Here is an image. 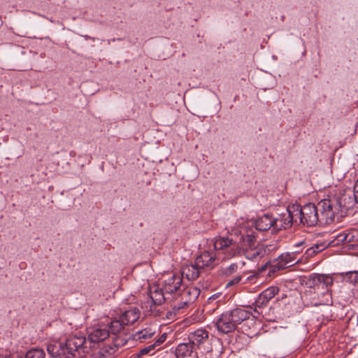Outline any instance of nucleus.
Wrapping results in <instances>:
<instances>
[{"label":"nucleus","mask_w":358,"mask_h":358,"mask_svg":"<svg viewBox=\"0 0 358 358\" xmlns=\"http://www.w3.org/2000/svg\"><path fill=\"white\" fill-rule=\"evenodd\" d=\"M202 271L199 268L196 266V264L187 265L182 268V276H185L189 280H194L197 279L200 273Z\"/></svg>","instance_id":"nucleus-20"},{"label":"nucleus","mask_w":358,"mask_h":358,"mask_svg":"<svg viewBox=\"0 0 358 358\" xmlns=\"http://www.w3.org/2000/svg\"><path fill=\"white\" fill-rule=\"evenodd\" d=\"M167 335L166 333H164L161 335V336L155 341L152 343L149 344L147 346L141 348L138 350V352H136V355L138 358H141L144 355L150 354L153 355L155 353V350L157 347L161 345L166 339Z\"/></svg>","instance_id":"nucleus-12"},{"label":"nucleus","mask_w":358,"mask_h":358,"mask_svg":"<svg viewBox=\"0 0 358 358\" xmlns=\"http://www.w3.org/2000/svg\"><path fill=\"white\" fill-rule=\"evenodd\" d=\"M47 351L52 358H69L64 347V343L54 341L47 346Z\"/></svg>","instance_id":"nucleus-11"},{"label":"nucleus","mask_w":358,"mask_h":358,"mask_svg":"<svg viewBox=\"0 0 358 358\" xmlns=\"http://www.w3.org/2000/svg\"><path fill=\"white\" fill-rule=\"evenodd\" d=\"M200 292V289L196 287L189 286L185 287L180 294L181 302L178 306L175 305L173 309L179 310L188 306L189 304L193 303L198 298Z\"/></svg>","instance_id":"nucleus-4"},{"label":"nucleus","mask_w":358,"mask_h":358,"mask_svg":"<svg viewBox=\"0 0 358 358\" xmlns=\"http://www.w3.org/2000/svg\"><path fill=\"white\" fill-rule=\"evenodd\" d=\"M215 325L219 332L224 334L233 332L236 329L228 311L219 316Z\"/></svg>","instance_id":"nucleus-8"},{"label":"nucleus","mask_w":358,"mask_h":358,"mask_svg":"<svg viewBox=\"0 0 358 358\" xmlns=\"http://www.w3.org/2000/svg\"><path fill=\"white\" fill-rule=\"evenodd\" d=\"M86 338L83 336H72L68 338L64 343L66 355L69 358L75 357L76 352L84 347Z\"/></svg>","instance_id":"nucleus-6"},{"label":"nucleus","mask_w":358,"mask_h":358,"mask_svg":"<svg viewBox=\"0 0 358 358\" xmlns=\"http://www.w3.org/2000/svg\"><path fill=\"white\" fill-rule=\"evenodd\" d=\"M352 236H350V234H346V235L344 236L343 239H342V240H343V241H347V242H350V241H352Z\"/></svg>","instance_id":"nucleus-38"},{"label":"nucleus","mask_w":358,"mask_h":358,"mask_svg":"<svg viewBox=\"0 0 358 358\" xmlns=\"http://www.w3.org/2000/svg\"><path fill=\"white\" fill-rule=\"evenodd\" d=\"M109 336V329L105 324L98 325L88 331V340L91 343H99L103 341Z\"/></svg>","instance_id":"nucleus-10"},{"label":"nucleus","mask_w":358,"mask_h":358,"mask_svg":"<svg viewBox=\"0 0 358 358\" xmlns=\"http://www.w3.org/2000/svg\"><path fill=\"white\" fill-rule=\"evenodd\" d=\"M106 326L109 329V336H113L114 345L117 348L124 345L127 341L118 336L121 334L125 326V324L122 322V320L120 318L119 320H112Z\"/></svg>","instance_id":"nucleus-5"},{"label":"nucleus","mask_w":358,"mask_h":358,"mask_svg":"<svg viewBox=\"0 0 358 358\" xmlns=\"http://www.w3.org/2000/svg\"><path fill=\"white\" fill-rule=\"evenodd\" d=\"M208 340V332L205 329H197L189 336V343L195 347L199 348L203 343Z\"/></svg>","instance_id":"nucleus-13"},{"label":"nucleus","mask_w":358,"mask_h":358,"mask_svg":"<svg viewBox=\"0 0 358 358\" xmlns=\"http://www.w3.org/2000/svg\"><path fill=\"white\" fill-rule=\"evenodd\" d=\"M331 204V211L334 214L332 222L336 218L338 222L348 215L349 210L352 209L356 203L350 193L344 192L340 196L334 199H324Z\"/></svg>","instance_id":"nucleus-2"},{"label":"nucleus","mask_w":358,"mask_h":358,"mask_svg":"<svg viewBox=\"0 0 358 358\" xmlns=\"http://www.w3.org/2000/svg\"><path fill=\"white\" fill-rule=\"evenodd\" d=\"M333 278L327 274L313 273L303 280L302 284L315 291H321L322 294L330 293V288L333 285Z\"/></svg>","instance_id":"nucleus-3"},{"label":"nucleus","mask_w":358,"mask_h":358,"mask_svg":"<svg viewBox=\"0 0 358 358\" xmlns=\"http://www.w3.org/2000/svg\"><path fill=\"white\" fill-rule=\"evenodd\" d=\"M301 210L302 206L299 205H293L292 206L287 208L286 210L287 218L291 220L292 224H293V222H296L297 219L299 220L300 223L303 224L302 213L301 214Z\"/></svg>","instance_id":"nucleus-21"},{"label":"nucleus","mask_w":358,"mask_h":358,"mask_svg":"<svg viewBox=\"0 0 358 358\" xmlns=\"http://www.w3.org/2000/svg\"><path fill=\"white\" fill-rule=\"evenodd\" d=\"M215 262V252L204 251L196 258L194 263L203 271L205 268H213L216 264Z\"/></svg>","instance_id":"nucleus-9"},{"label":"nucleus","mask_w":358,"mask_h":358,"mask_svg":"<svg viewBox=\"0 0 358 358\" xmlns=\"http://www.w3.org/2000/svg\"><path fill=\"white\" fill-rule=\"evenodd\" d=\"M269 301L270 300L268 299L265 297L264 293L262 292L256 301V304L259 308H261L266 306Z\"/></svg>","instance_id":"nucleus-32"},{"label":"nucleus","mask_w":358,"mask_h":358,"mask_svg":"<svg viewBox=\"0 0 358 358\" xmlns=\"http://www.w3.org/2000/svg\"><path fill=\"white\" fill-rule=\"evenodd\" d=\"M238 266L236 264H231L229 266L225 268L224 273L226 275H229L237 271Z\"/></svg>","instance_id":"nucleus-33"},{"label":"nucleus","mask_w":358,"mask_h":358,"mask_svg":"<svg viewBox=\"0 0 358 358\" xmlns=\"http://www.w3.org/2000/svg\"><path fill=\"white\" fill-rule=\"evenodd\" d=\"M353 199L355 201L358 203V180L356 181L355 185L354 186V194Z\"/></svg>","instance_id":"nucleus-36"},{"label":"nucleus","mask_w":358,"mask_h":358,"mask_svg":"<svg viewBox=\"0 0 358 358\" xmlns=\"http://www.w3.org/2000/svg\"><path fill=\"white\" fill-rule=\"evenodd\" d=\"M236 252H234L231 256H234L235 255Z\"/></svg>","instance_id":"nucleus-40"},{"label":"nucleus","mask_w":358,"mask_h":358,"mask_svg":"<svg viewBox=\"0 0 358 358\" xmlns=\"http://www.w3.org/2000/svg\"><path fill=\"white\" fill-rule=\"evenodd\" d=\"M300 251H293L292 252H286L280 255L278 259L274 262L272 265V271L282 270L287 266L294 265V262H296V255Z\"/></svg>","instance_id":"nucleus-7"},{"label":"nucleus","mask_w":358,"mask_h":358,"mask_svg":"<svg viewBox=\"0 0 358 358\" xmlns=\"http://www.w3.org/2000/svg\"><path fill=\"white\" fill-rule=\"evenodd\" d=\"M245 255L246 258L250 260H256L257 259L262 258V257L259 244L256 245V247L247 248L245 250Z\"/></svg>","instance_id":"nucleus-24"},{"label":"nucleus","mask_w":358,"mask_h":358,"mask_svg":"<svg viewBox=\"0 0 358 358\" xmlns=\"http://www.w3.org/2000/svg\"><path fill=\"white\" fill-rule=\"evenodd\" d=\"M259 247L262 257L277 249V246L275 244H270L266 245L259 244Z\"/></svg>","instance_id":"nucleus-28"},{"label":"nucleus","mask_w":358,"mask_h":358,"mask_svg":"<svg viewBox=\"0 0 358 358\" xmlns=\"http://www.w3.org/2000/svg\"><path fill=\"white\" fill-rule=\"evenodd\" d=\"M331 204L324 199L315 205L309 203L302 206L303 224L306 227H313L316 224L326 225L332 223L333 213L331 211Z\"/></svg>","instance_id":"nucleus-1"},{"label":"nucleus","mask_w":358,"mask_h":358,"mask_svg":"<svg viewBox=\"0 0 358 358\" xmlns=\"http://www.w3.org/2000/svg\"><path fill=\"white\" fill-rule=\"evenodd\" d=\"M292 225L291 220L287 218V212L280 215L278 217H274L273 230H281L288 229Z\"/></svg>","instance_id":"nucleus-19"},{"label":"nucleus","mask_w":358,"mask_h":358,"mask_svg":"<svg viewBox=\"0 0 358 358\" xmlns=\"http://www.w3.org/2000/svg\"><path fill=\"white\" fill-rule=\"evenodd\" d=\"M243 245L248 248H252L255 246L256 238L253 234H247L243 236Z\"/></svg>","instance_id":"nucleus-27"},{"label":"nucleus","mask_w":358,"mask_h":358,"mask_svg":"<svg viewBox=\"0 0 358 358\" xmlns=\"http://www.w3.org/2000/svg\"><path fill=\"white\" fill-rule=\"evenodd\" d=\"M234 322L236 327L238 324L242 323L243 321L248 320L251 315V313L243 308H235L231 311H228Z\"/></svg>","instance_id":"nucleus-15"},{"label":"nucleus","mask_w":358,"mask_h":358,"mask_svg":"<svg viewBox=\"0 0 358 358\" xmlns=\"http://www.w3.org/2000/svg\"><path fill=\"white\" fill-rule=\"evenodd\" d=\"M182 280L179 275H173L168 280V282L164 287V290L166 294H171L176 293L180 290Z\"/></svg>","instance_id":"nucleus-16"},{"label":"nucleus","mask_w":358,"mask_h":358,"mask_svg":"<svg viewBox=\"0 0 358 358\" xmlns=\"http://www.w3.org/2000/svg\"><path fill=\"white\" fill-rule=\"evenodd\" d=\"M122 322L125 325H129L136 322L139 317L138 311L136 308L130 309L124 311V313L120 317Z\"/></svg>","instance_id":"nucleus-22"},{"label":"nucleus","mask_w":358,"mask_h":358,"mask_svg":"<svg viewBox=\"0 0 358 358\" xmlns=\"http://www.w3.org/2000/svg\"><path fill=\"white\" fill-rule=\"evenodd\" d=\"M279 289L277 287H270L265 290H264L262 292L264 293V295L265 297L271 300L273 299L278 292Z\"/></svg>","instance_id":"nucleus-30"},{"label":"nucleus","mask_w":358,"mask_h":358,"mask_svg":"<svg viewBox=\"0 0 358 358\" xmlns=\"http://www.w3.org/2000/svg\"><path fill=\"white\" fill-rule=\"evenodd\" d=\"M273 221L274 217L272 215L266 213L259 217L255 221V228L259 231H265L272 227L273 230Z\"/></svg>","instance_id":"nucleus-14"},{"label":"nucleus","mask_w":358,"mask_h":358,"mask_svg":"<svg viewBox=\"0 0 358 358\" xmlns=\"http://www.w3.org/2000/svg\"><path fill=\"white\" fill-rule=\"evenodd\" d=\"M25 358H45V352L38 348H32L26 353Z\"/></svg>","instance_id":"nucleus-25"},{"label":"nucleus","mask_w":358,"mask_h":358,"mask_svg":"<svg viewBox=\"0 0 358 358\" xmlns=\"http://www.w3.org/2000/svg\"><path fill=\"white\" fill-rule=\"evenodd\" d=\"M316 253L323 251L326 248L327 245L324 243H317L312 246Z\"/></svg>","instance_id":"nucleus-34"},{"label":"nucleus","mask_w":358,"mask_h":358,"mask_svg":"<svg viewBox=\"0 0 358 358\" xmlns=\"http://www.w3.org/2000/svg\"><path fill=\"white\" fill-rule=\"evenodd\" d=\"M166 293L163 289H156L153 292H150V299L152 301V303L155 305H162L166 300L165 296Z\"/></svg>","instance_id":"nucleus-23"},{"label":"nucleus","mask_w":358,"mask_h":358,"mask_svg":"<svg viewBox=\"0 0 358 358\" xmlns=\"http://www.w3.org/2000/svg\"><path fill=\"white\" fill-rule=\"evenodd\" d=\"M303 244V242H301V243H299V244H297V245H296V247H300V246H301V245H302Z\"/></svg>","instance_id":"nucleus-39"},{"label":"nucleus","mask_w":358,"mask_h":358,"mask_svg":"<svg viewBox=\"0 0 358 358\" xmlns=\"http://www.w3.org/2000/svg\"><path fill=\"white\" fill-rule=\"evenodd\" d=\"M345 278L346 280L350 283H357L358 282V271L347 272L345 275Z\"/></svg>","instance_id":"nucleus-31"},{"label":"nucleus","mask_w":358,"mask_h":358,"mask_svg":"<svg viewBox=\"0 0 358 358\" xmlns=\"http://www.w3.org/2000/svg\"><path fill=\"white\" fill-rule=\"evenodd\" d=\"M214 247L215 250H224L229 248L231 250L236 251L238 246L232 239L220 237L215 240Z\"/></svg>","instance_id":"nucleus-18"},{"label":"nucleus","mask_w":358,"mask_h":358,"mask_svg":"<svg viewBox=\"0 0 358 358\" xmlns=\"http://www.w3.org/2000/svg\"><path fill=\"white\" fill-rule=\"evenodd\" d=\"M194 350L189 342L180 343L176 349V358H188L192 356Z\"/></svg>","instance_id":"nucleus-17"},{"label":"nucleus","mask_w":358,"mask_h":358,"mask_svg":"<svg viewBox=\"0 0 358 358\" xmlns=\"http://www.w3.org/2000/svg\"><path fill=\"white\" fill-rule=\"evenodd\" d=\"M113 352L115 350L113 348H110L109 350L103 348L97 352V358H111Z\"/></svg>","instance_id":"nucleus-29"},{"label":"nucleus","mask_w":358,"mask_h":358,"mask_svg":"<svg viewBox=\"0 0 358 358\" xmlns=\"http://www.w3.org/2000/svg\"><path fill=\"white\" fill-rule=\"evenodd\" d=\"M154 335V332H150V330L143 329L142 331H140L137 332L135 334L134 338L138 341L142 342V340H146L148 338H150Z\"/></svg>","instance_id":"nucleus-26"},{"label":"nucleus","mask_w":358,"mask_h":358,"mask_svg":"<svg viewBox=\"0 0 358 358\" xmlns=\"http://www.w3.org/2000/svg\"><path fill=\"white\" fill-rule=\"evenodd\" d=\"M241 280L242 277L241 275L236 276L234 278L227 282V287L238 285L241 281Z\"/></svg>","instance_id":"nucleus-35"},{"label":"nucleus","mask_w":358,"mask_h":358,"mask_svg":"<svg viewBox=\"0 0 358 358\" xmlns=\"http://www.w3.org/2000/svg\"><path fill=\"white\" fill-rule=\"evenodd\" d=\"M316 254L317 253L315 252L314 249L312 247L308 248L306 251V255L308 257H311Z\"/></svg>","instance_id":"nucleus-37"}]
</instances>
